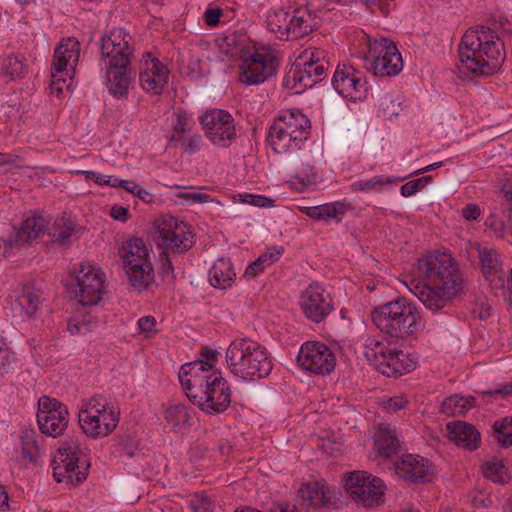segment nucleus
<instances>
[{
  "label": "nucleus",
  "mask_w": 512,
  "mask_h": 512,
  "mask_svg": "<svg viewBox=\"0 0 512 512\" xmlns=\"http://www.w3.org/2000/svg\"><path fill=\"white\" fill-rule=\"evenodd\" d=\"M416 273L418 280H412L409 289L433 313L443 309L462 289L459 268L450 253L423 256Z\"/></svg>",
  "instance_id": "obj_1"
},
{
  "label": "nucleus",
  "mask_w": 512,
  "mask_h": 512,
  "mask_svg": "<svg viewBox=\"0 0 512 512\" xmlns=\"http://www.w3.org/2000/svg\"><path fill=\"white\" fill-rule=\"evenodd\" d=\"M178 378L187 397L204 413L220 414L230 406L231 387L213 364L203 360L186 363Z\"/></svg>",
  "instance_id": "obj_2"
},
{
  "label": "nucleus",
  "mask_w": 512,
  "mask_h": 512,
  "mask_svg": "<svg viewBox=\"0 0 512 512\" xmlns=\"http://www.w3.org/2000/svg\"><path fill=\"white\" fill-rule=\"evenodd\" d=\"M463 66L475 75H491L505 58L504 45L497 33L485 26L468 29L458 46Z\"/></svg>",
  "instance_id": "obj_3"
},
{
  "label": "nucleus",
  "mask_w": 512,
  "mask_h": 512,
  "mask_svg": "<svg viewBox=\"0 0 512 512\" xmlns=\"http://www.w3.org/2000/svg\"><path fill=\"white\" fill-rule=\"evenodd\" d=\"M372 320L383 334L394 339L416 338L424 329L418 309L403 297L374 308Z\"/></svg>",
  "instance_id": "obj_4"
},
{
  "label": "nucleus",
  "mask_w": 512,
  "mask_h": 512,
  "mask_svg": "<svg viewBox=\"0 0 512 512\" xmlns=\"http://www.w3.org/2000/svg\"><path fill=\"white\" fill-rule=\"evenodd\" d=\"M225 360L230 372L243 380L264 378L273 368L266 348L249 338L232 341L226 350Z\"/></svg>",
  "instance_id": "obj_5"
},
{
  "label": "nucleus",
  "mask_w": 512,
  "mask_h": 512,
  "mask_svg": "<svg viewBox=\"0 0 512 512\" xmlns=\"http://www.w3.org/2000/svg\"><path fill=\"white\" fill-rule=\"evenodd\" d=\"M329 60L327 53L319 48L306 49L283 79V85L295 93L313 87L327 76Z\"/></svg>",
  "instance_id": "obj_6"
},
{
  "label": "nucleus",
  "mask_w": 512,
  "mask_h": 512,
  "mask_svg": "<svg viewBox=\"0 0 512 512\" xmlns=\"http://www.w3.org/2000/svg\"><path fill=\"white\" fill-rule=\"evenodd\" d=\"M51 465L56 482L80 484L87 477L90 462L78 439L69 438L60 443Z\"/></svg>",
  "instance_id": "obj_7"
},
{
  "label": "nucleus",
  "mask_w": 512,
  "mask_h": 512,
  "mask_svg": "<svg viewBox=\"0 0 512 512\" xmlns=\"http://www.w3.org/2000/svg\"><path fill=\"white\" fill-rule=\"evenodd\" d=\"M364 356L380 373L388 377L403 375L415 367L402 350L388 347L384 340L377 337L366 339Z\"/></svg>",
  "instance_id": "obj_8"
},
{
  "label": "nucleus",
  "mask_w": 512,
  "mask_h": 512,
  "mask_svg": "<svg viewBox=\"0 0 512 512\" xmlns=\"http://www.w3.org/2000/svg\"><path fill=\"white\" fill-rule=\"evenodd\" d=\"M157 245L163 252L183 255L195 243V234L188 224L173 216L164 217L157 225Z\"/></svg>",
  "instance_id": "obj_9"
},
{
  "label": "nucleus",
  "mask_w": 512,
  "mask_h": 512,
  "mask_svg": "<svg viewBox=\"0 0 512 512\" xmlns=\"http://www.w3.org/2000/svg\"><path fill=\"white\" fill-rule=\"evenodd\" d=\"M279 60L269 49H255L242 55L239 81L245 85H259L274 77Z\"/></svg>",
  "instance_id": "obj_10"
},
{
  "label": "nucleus",
  "mask_w": 512,
  "mask_h": 512,
  "mask_svg": "<svg viewBox=\"0 0 512 512\" xmlns=\"http://www.w3.org/2000/svg\"><path fill=\"white\" fill-rule=\"evenodd\" d=\"M345 489L350 497L364 507L378 506L384 502V482L365 471H354L346 478Z\"/></svg>",
  "instance_id": "obj_11"
},
{
  "label": "nucleus",
  "mask_w": 512,
  "mask_h": 512,
  "mask_svg": "<svg viewBox=\"0 0 512 512\" xmlns=\"http://www.w3.org/2000/svg\"><path fill=\"white\" fill-rule=\"evenodd\" d=\"M206 137L218 147H229L237 137L233 116L226 110L212 109L200 117Z\"/></svg>",
  "instance_id": "obj_12"
},
{
  "label": "nucleus",
  "mask_w": 512,
  "mask_h": 512,
  "mask_svg": "<svg viewBox=\"0 0 512 512\" xmlns=\"http://www.w3.org/2000/svg\"><path fill=\"white\" fill-rule=\"evenodd\" d=\"M131 36L123 28H115L101 40V58L107 67L126 68L130 63L133 49Z\"/></svg>",
  "instance_id": "obj_13"
},
{
  "label": "nucleus",
  "mask_w": 512,
  "mask_h": 512,
  "mask_svg": "<svg viewBox=\"0 0 512 512\" xmlns=\"http://www.w3.org/2000/svg\"><path fill=\"white\" fill-rule=\"evenodd\" d=\"M37 422L43 434L57 437L67 428L69 412L66 405L54 398L42 396L38 401Z\"/></svg>",
  "instance_id": "obj_14"
},
{
  "label": "nucleus",
  "mask_w": 512,
  "mask_h": 512,
  "mask_svg": "<svg viewBox=\"0 0 512 512\" xmlns=\"http://www.w3.org/2000/svg\"><path fill=\"white\" fill-rule=\"evenodd\" d=\"M299 365L314 374H330L336 366V356L326 344L308 341L302 344L297 356Z\"/></svg>",
  "instance_id": "obj_15"
},
{
  "label": "nucleus",
  "mask_w": 512,
  "mask_h": 512,
  "mask_svg": "<svg viewBox=\"0 0 512 512\" xmlns=\"http://www.w3.org/2000/svg\"><path fill=\"white\" fill-rule=\"evenodd\" d=\"M75 279L79 303L83 306L97 305L104 290V273L89 263H82Z\"/></svg>",
  "instance_id": "obj_16"
},
{
  "label": "nucleus",
  "mask_w": 512,
  "mask_h": 512,
  "mask_svg": "<svg viewBox=\"0 0 512 512\" xmlns=\"http://www.w3.org/2000/svg\"><path fill=\"white\" fill-rule=\"evenodd\" d=\"M300 306L304 315L315 323L323 321L334 308L330 294L318 283L302 292Z\"/></svg>",
  "instance_id": "obj_17"
},
{
  "label": "nucleus",
  "mask_w": 512,
  "mask_h": 512,
  "mask_svg": "<svg viewBox=\"0 0 512 512\" xmlns=\"http://www.w3.org/2000/svg\"><path fill=\"white\" fill-rule=\"evenodd\" d=\"M394 466L399 477L410 483L423 484L432 481L434 477L431 462L416 454L403 455Z\"/></svg>",
  "instance_id": "obj_18"
},
{
  "label": "nucleus",
  "mask_w": 512,
  "mask_h": 512,
  "mask_svg": "<svg viewBox=\"0 0 512 512\" xmlns=\"http://www.w3.org/2000/svg\"><path fill=\"white\" fill-rule=\"evenodd\" d=\"M169 70L157 58L145 60L140 67L139 83L151 95H160L168 83Z\"/></svg>",
  "instance_id": "obj_19"
},
{
  "label": "nucleus",
  "mask_w": 512,
  "mask_h": 512,
  "mask_svg": "<svg viewBox=\"0 0 512 512\" xmlns=\"http://www.w3.org/2000/svg\"><path fill=\"white\" fill-rule=\"evenodd\" d=\"M331 500V492L324 481H308L298 489L295 503L309 512L310 509L326 507Z\"/></svg>",
  "instance_id": "obj_20"
},
{
  "label": "nucleus",
  "mask_w": 512,
  "mask_h": 512,
  "mask_svg": "<svg viewBox=\"0 0 512 512\" xmlns=\"http://www.w3.org/2000/svg\"><path fill=\"white\" fill-rule=\"evenodd\" d=\"M78 420L83 433L96 439L110 434L116 428L119 416L104 414V417L100 418L80 409Z\"/></svg>",
  "instance_id": "obj_21"
},
{
  "label": "nucleus",
  "mask_w": 512,
  "mask_h": 512,
  "mask_svg": "<svg viewBox=\"0 0 512 512\" xmlns=\"http://www.w3.org/2000/svg\"><path fill=\"white\" fill-rule=\"evenodd\" d=\"M448 437L458 447L465 450L474 451L478 449L481 443L479 431L471 424L456 421L446 425Z\"/></svg>",
  "instance_id": "obj_22"
},
{
  "label": "nucleus",
  "mask_w": 512,
  "mask_h": 512,
  "mask_svg": "<svg viewBox=\"0 0 512 512\" xmlns=\"http://www.w3.org/2000/svg\"><path fill=\"white\" fill-rule=\"evenodd\" d=\"M287 40L298 39L310 34L316 25L314 15L306 8H287Z\"/></svg>",
  "instance_id": "obj_23"
},
{
  "label": "nucleus",
  "mask_w": 512,
  "mask_h": 512,
  "mask_svg": "<svg viewBox=\"0 0 512 512\" xmlns=\"http://www.w3.org/2000/svg\"><path fill=\"white\" fill-rule=\"evenodd\" d=\"M80 57V43L75 38L63 39L55 48L54 69L58 72H66L68 67L74 69Z\"/></svg>",
  "instance_id": "obj_24"
},
{
  "label": "nucleus",
  "mask_w": 512,
  "mask_h": 512,
  "mask_svg": "<svg viewBox=\"0 0 512 512\" xmlns=\"http://www.w3.org/2000/svg\"><path fill=\"white\" fill-rule=\"evenodd\" d=\"M80 230L75 218L70 213H63L54 222L47 227V234L53 242L59 243L62 246H67L71 243L73 237H77Z\"/></svg>",
  "instance_id": "obj_25"
},
{
  "label": "nucleus",
  "mask_w": 512,
  "mask_h": 512,
  "mask_svg": "<svg viewBox=\"0 0 512 512\" xmlns=\"http://www.w3.org/2000/svg\"><path fill=\"white\" fill-rule=\"evenodd\" d=\"M287 133L294 137L296 142L302 144L309 136L310 120L299 110L285 111L276 119Z\"/></svg>",
  "instance_id": "obj_26"
},
{
  "label": "nucleus",
  "mask_w": 512,
  "mask_h": 512,
  "mask_svg": "<svg viewBox=\"0 0 512 512\" xmlns=\"http://www.w3.org/2000/svg\"><path fill=\"white\" fill-rule=\"evenodd\" d=\"M47 230V223L44 217L32 215L24 219L21 227L15 230L13 235L16 245L32 243L40 238Z\"/></svg>",
  "instance_id": "obj_27"
},
{
  "label": "nucleus",
  "mask_w": 512,
  "mask_h": 512,
  "mask_svg": "<svg viewBox=\"0 0 512 512\" xmlns=\"http://www.w3.org/2000/svg\"><path fill=\"white\" fill-rule=\"evenodd\" d=\"M374 447L378 455L391 458L400 452V440L395 428L381 424L374 437Z\"/></svg>",
  "instance_id": "obj_28"
},
{
  "label": "nucleus",
  "mask_w": 512,
  "mask_h": 512,
  "mask_svg": "<svg viewBox=\"0 0 512 512\" xmlns=\"http://www.w3.org/2000/svg\"><path fill=\"white\" fill-rule=\"evenodd\" d=\"M479 258L483 274L489 279L493 287L503 289L505 281L501 273L502 265L497 252L493 249H480Z\"/></svg>",
  "instance_id": "obj_29"
},
{
  "label": "nucleus",
  "mask_w": 512,
  "mask_h": 512,
  "mask_svg": "<svg viewBox=\"0 0 512 512\" xmlns=\"http://www.w3.org/2000/svg\"><path fill=\"white\" fill-rule=\"evenodd\" d=\"M267 140L274 152L278 154L299 151L301 148V144L296 142L277 120L270 127Z\"/></svg>",
  "instance_id": "obj_30"
},
{
  "label": "nucleus",
  "mask_w": 512,
  "mask_h": 512,
  "mask_svg": "<svg viewBox=\"0 0 512 512\" xmlns=\"http://www.w3.org/2000/svg\"><path fill=\"white\" fill-rule=\"evenodd\" d=\"M19 309L29 318L33 317L42 303V291L34 282L25 283L16 298Z\"/></svg>",
  "instance_id": "obj_31"
},
{
  "label": "nucleus",
  "mask_w": 512,
  "mask_h": 512,
  "mask_svg": "<svg viewBox=\"0 0 512 512\" xmlns=\"http://www.w3.org/2000/svg\"><path fill=\"white\" fill-rule=\"evenodd\" d=\"M123 268L130 284L139 290L147 288L154 280V270L150 261L143 264H124Z\"/></svg>",
  "instance_id": "obj_32"
},
{
  "label": "nucleus",
  "mask_w": 512,
  "mask_h": 512,
  "mask_svg": "<svg viewBox=\"0 0 512 512\" xmlns=\"http://www.w3.org/2000/svg\"><path fill=\"white\" fill-rule=\"evenodd\" d=\"M346 205L341 202L326 203L319 206L303 207L301 211L308 217L315 220L341 222L342 216L346 213Z\"/></svg>",
  "instance_id": "obj_33"
},
{
  "label": "nucleus",
  "mask_w": 512,
  "mask_h": 512,
  "mask_svg": "<svg viewBox=\"0 0 512 512\" xmlns=\"http://www.w3.org/2000/svg\"><path fill=\"white\" fill-rule=\"evenodd\" d=\"M235 272L231 262L227 259H218L209 270L210 284L219 289H226L232 285Z\"/></svg>",
  "instance_id": "obj_34"
},
{
  "label": "nucleus",
  "mask_w": 512,
  "mask_h": 512,
  "mask_svg": "<svg viewBox=\"0 0 512 512\" xmlns=\"http://www.w3.org/2000/svg\"><path fill=\"white\" fill-rule=\"evenodd\" d=\"M123 265L149 261L148 249L141 238H132L124 242L119 250Z\"/></svg>",
  "instance_id": "obj_35"
},
{
  "label": "nucleus",
  "mask_w": 512,
  "mask_h": 512,
  "mask_svg": "<svg viewBox=\"0 0 512 512\" xmlns=\"http://www.w3.org/2000/svg\"><path fill=\"white\" fill-rule=\"evenodd\" d=\"M403 68V61L400 52L395 53L387 58L380 57L370 63L368 69L373 72L375 76L392 77L401 72Z\"/></svg>",
  "instance_id": "obj_36"
},
{
  "label": "nucleus",
  "mask_w": 512,
  "mask_h": 512,
  "mask_svg": "<svg viewBox=\"0 0 512 512\" xmlns=\"http://www.w3.org/2000/svg\"><path fill=\"white\" fill-rule=\"evenodd\" d=\"M356 71L346 65H338L332 78L333 88L344 98L356 97V93L352 91V80L356 77Z\"/></svg>",
  "instance_id": "obj_37"
},
{
  "label": "nucleus",
  "mask_w": 512,
  "mask_h": 512,
  "mask_svg": "<svg viewBox=\"0 0 512 512\" xmlns=\"http://www.w3.org/2000/svg\"><path fill=\"white\" fill-rule=\"evenodd\" d=\"M107 74L110 83L109 92L115 97L127 95L131 83V73L128 66L121 69L107 67Z\"/></svg>",
  "instance_id": "obj_38"
},
{
  "label": "nucleus",
  "mask_w": 512,
  "mask_h": 512,
  "mask_svg": "<svg viewBox=\"0 0 512 512\" xmlns=\"http://www.w3.org/2000/svg\"><path fill=\"white\" fill-rule=\"evenodd\" d=\"M399 52L396 44L387 39H373L368 41V52L365 56V60L369 63H373V60H377L380 57L387 58L390 57L393 53Z\"/></svg>",
  "instance_id": "obj_39"
},
{
  "label": "nucleus",
  "mask_w": 512,
  "mask_h": 512,
  "mask_svg": "<svg viewBox=\"0 0 512 512\" xmlns=\"http://www.w3.org/2000/svg\"><path fill=\"white\" fill-rule=\"evenodd\" d=\"M287 20V9L280 8L268 13L266 25L268 30L274 33L277 38L287 40V31L290 29L287 28Z\"/></svg>",
  "instance_id": "obj_40"
},
{
  "label": "nucleus",
  "mask_w": 512,
  "mask_h": 512,
  "mask_svg": "<svg viewBox=\"0 0 512 512\" xmlns=\"http://www.w3.org/2000/svg\"><path fill=\"white\" fill-rule=\"evenodd\" d=\"M21 450L23 457L30 463H37L40 456L38 435L33 429H24L21 434Z\"/></svg>",
  "instance_id": "obj_41"
},
{
  "label": "nucleus",
  "mask_w": 512,
  "mask_h": 512,
  "mask_svg": "<svg viewBox=\"0 0 512 512\" xmlns=\"http://www.w3.org/2000/svg\"><path fill=\"white\" fill-rule=\"evenodd\" d=\"M190 415L185 405L170 406L165 411V420L175 431H179L189 425Z\"/></svg>",
  "instance_id": "obj_42"
},
{
  "label": "nucleus",
  "mask_w": 512,
  "mask_h": 512,
  "mask_svg": "<svg viewBox=\"0 0 512 512\" xmlns=\"http://www.w3.org/2000/svg\"><path fill=\"white\" fill-rule=\"evenodd\" d=\"M492 429L494 439L501 447L508 448L512 446V417L496 420Z\"/></svg>",
  "instance_id": "obj_43"
},
{
  "label": "nucleus",
  "mask_w": 512,
  "mask_h": 512,
  "mask_svg": "<svg viewBox=\"0 0 512 512\" xmlns=\"http://www.w3.org/2000/svg\"><path fill=\"white\" fill-rule=\"evenodd\" d=\"M482 472L485 478L495 483L504 484L508 481L507 468L502 460L487 461L482 465Z\"/></svg>",
  "instance_id": "obj_44"
},
{
  "label": "nucleus",
  "mask_w": 512,
  "mask_h": 512,
  "mask_svg": "<svg viewBox=\"0 0 512 512\" xmlns=\"http://www.w3.org/2000/svg\"><path fill=\"white\" fill-rule=\"evenodd\" d=\"M81 409L100 418L104 417V414L119 416L115 408L109 406L107 400L101 395L93 396L87 400Z\"/></svg>",
  "instance_id": "obj_45"
},
{
  "label": "nucleus",
  "mask_w": 512,
  "mask_h": 512,
  "mask_svg": "<svg viewBox=\"0 0 512 512\" xmlns=\"http://www.w3.org/2000/svg\"><path fill=\"white\" fill-rule=\"evenodd\" d=\"M291 171L294 173L295 178L301 186L300 190H303L316 182V169L309 163L301 161L295 167H291Z\"/></svg>",
  "instance_id": "obj_46"
},
{
  "label": "nucleus",
  "mask_w": 512,
  "mask_h": 512,
  "mask_svg": "<svg viewBox=\"0 0 512 512\" xmlns=\"http://www.w3.org/2000/svg\"><path fill=\"white\" fill-rule=\"evenodd\" d=\"M200 142L201 136L196 132L186 133L179 138H174L170 140L175 147L178 145L183 150V152L188 154H194L200 150Z\"/></svg>",
  "instance_id": "obj_47"
},
{
  "label": "nucleus",
  "mask_w": 512,
  "mask_h": 512,
  "mask_svg": "<svg viewBox=\"0 0 512 512\" xmlns=\"http://www.w3.org/2000/svg\"><path fill=\"white\" fill-rule=\"evenodd\" d=\"M3 73L11 80L20 78L26 74L25 65L17 56H9L3 64Z\"/></svg>",
  "instance_id": "obj_48"
},
{
  "label": "nucleus",
  "mask_w": 512,
  "mask_h": 512,
  "mask_svg": "<svg viewBox=\"0 0 512 512\" xmlns=\"http://www.w3.org/2000/svg\"><path fill=\"white\" fill-rule=\"evenodd\" d=\"M463 405V396L452 395L447 397L442 405L441 411L449 416H457L465 413Z\"/></svg>",
  "instance_id": "obj_49"
},
{
  "label": "nucleus",
  "mask_w": 512,
  "mask_h": 512,
  "mask_svg": "<svg viewBox=\"0 0 512 512\" xmlns=\"http://www.w3.org/2000/svg\"><path fill=\"white\" fill-rule=\"evenodd\" d=\"M190 119L187 113L183 110H179L176 114V122L173 124V131L170 135L169 140L179 138L180 136L191 132Z\"/></svg>",
  "instance_id": "obj_50"
},
{
  "label": "nucleus",
  "mask_w": 512,
  "mask_h": 512,
  "mask_svg": "<svg viewBox=\"0 0 512 512\" xmlns=\"http://www.w3.org/2000/svg\"><path fill=\"white\" fill-rule=\"evenodd\" d=\"M432 180L431 176H423L417 179H413L411 181H408L404 185L401 186V195L404 197H409L417 192H419L421 189H423L425 186L428 185V183Z\"/></svg>",
  "instance_id": "obj_51"
},
{
  "label": "nucleus",
  "mask_w": 512,
  "mask_h": 512,
  "mask_svg": "<svg viewBox=\"0 0 512 512\" xmlns=\"http://www.w3.org/2000/svg\"><path fill=\"white\" fill-rule=\"evenodd\" d=\"M190 509L192 512H212V500L204 493L195 494L190 500Z\"/></svg>",
  "instance_id": "obj_52"
},
{
  "label": "nucleus",
  "mask_w": 512,
  "mask_h": 512,
  "mask_svg": "<svg viewBox=\"0 0 512 512\" xmlns=\"http://www.w3.org/2000/svg\"><path fill=\"white\" fill-rule=\"evenodd\" d=\"M14 360V354L10 351L4 340L0 339V377L9 372Z\"/></svg>",
  "instance_id": "obj_53"
},
{
  "label": "nucleus",
  "mask_w": 512,
  "mask_h": 512,
  "mask_svg": "<svg viewBox=\"0 0 512 512\" xmlns=\"http://www.w3.org/2000/svg\"><path fill=\"white\" fill-rule=\"evenodd\" d=\"M235 512H261L259 510L245 507L241 510H236ZM269 512H308L304 511L303 506H299L297 503L288 504V503H273L269 509Z\"/></svg>",
  "instance_id": "obj_54"
},
{
  "label": "nucleus",
  "mask_w": 512,
  "mask_h": 512,
  "mask_svg": "<svg viewBox=\"0 0 512 512\" xmlns=\"http://www.w3.org/2000/svg\"><path fill=\"white\" fill-rule=\"evenodd\" d=\"M382 183H383V181L380 178L375 177L370 180L356 181L351 184L350 188L353 192H358V191L369 192V191L373 190L378 184H382Z\"/></svg>",
  "instance_id": "obj_55"
},
{
  "label": "nucleus",
  "mask_w": 512,
  "mask_h": 512,
  "mask_svg": "<svg viewBox=\"0 0 512 512\" xmlns=\"http://www.w3.org/2000/svg\"><path fill=\"white\" fill-rule=\"evenodd\" d=\"M481 395L484 396V397L485 396H490V397H493L495 399L505 398L507 396L512 395V383H506V384H503V385H499L495 389L482 391Z\"/></svg>",
  "instance_id": "obj_56"
},
{
  "label": "nucleus",
  "mask_w": 512,
  "mask_h": 512,
  "mask_svg": "<svg viewBox=\"0 0 512 512\" xmlns=\"http://www.w3.org/2000/svg\"><path fill=\"white\" fill-rule=\"evenodd\" d=\"M281 256V250L276 247H271L265 253L260 255L257 260L259 263L265 264L266 267L278 261Z\"/></svg>",
  "instance_id": "obj_57"
},
{
  "label": "nucleus",
  "mask_w": 512,
  "mask_h": 512,
  "mask_svg": "<svg viewBox=\"0 0 512 512\" xmlns=\"http://www.w3.org/2000/svg\"><path fill=\"white\" fill-rule=\"evenodd\" d=\"M351 88H354V90L352 92L356 93V95H358V96L346 97L347 99L356 101V100H360V99L366 97V93H367L366 81L363 80L360 76H358V74L356 75L354 80H352Z\"/></svg>",
  "instance_id": "obj_58"
},
{
  "label": "nucleus",
  "mask_w": 512,
  "mask_h": 512,
  "mask_svg": "<svg viewBox=\"0 0 512 512\" xmlns=\"http://www.w3.org/2000/svg\"><path fill=\"white\" fill-rule=\"evenodd\" d=\"M243 202L257 207H270L273 206V200L261 195L246 194Z\"/></svg>",
  "instance_id": "obj_59"
},
{
  "label": "nucleus",
  "mask_w": 512,
  "mask_h": 512,
  "mask_svg": "<svg viewBox=\"0 0 512 512\" xmlns=\"http://www.w3.org/2000/svg\"><path fill=\"white\" fill-rule=\"evenodd\" d=\"M164 255V258H162V267H161V275L164 279H169L173 281L175 279L174 276V267L172 264V261L170 259L171 253H162Z\"/></svg>",
  "instance_id": "obj_60"
},
{
  "label": "nucleus",
  "mask_w": 512,
  "mask_h": 512,
  "mask_svg": "<svg viewBox=\"0 0 512 512\" xmlns=\"http://www.w3.org/2000/svg\"><path fill=\"white\" fill-rule=\"evenodd\" d=\"M66 72H58L54 69V65H52V73H51V84L50 87L52 90L57 93H61L63 90L62 84L66 82L65 77Z\"/></svg>",
  "instance_id": "obj_61"
},
{
  "label": "nucleus",
  "mask_w": 512,
  "mask_h": 512,
  "mask_svg": "<svg viewBox=\"0 0 512 512\" xmlns=\"http://www.w3.org/2000/svg\"><path fill=\"white\" fill-rule=\"evenodd\" d=\"M408 401L403 396H395L384 402V408L389 412H396L403 409Z\"/></svg>",
  "instance_id": "obj_62"
},
{
  "label": "nucleus",
  "mask_w": 512,
  "mask_h": 512,
  "mask_svg": "<svg viewBox=\"0 0 512 512\" xmlns=\"http://www.w3.org/2000/svg\"><path fill=\"white\" fill-rule=\"evenodd\" d=\"M480 213V207L475 203H469L462 208V216L468 221L478 219Z\"/></svg>",
  "instance_id": "obj_63"
},
{
  "label": "nucleus",
  "mask_w": 512,
  "mask_h": 512,
  "mask_svg": "<svg viewBox=\"0 0 512 512\" xmlns=\"http://www.w3.org/2000/svg\"><path fill=\"white\" fill-rule=\"evenodd\" d=\"M138 327L142 332L151 333L156 331V319L153 316H144L138 320Z\"/></svg>",
  "instance_id": "obj_64"
}]
</instances>
